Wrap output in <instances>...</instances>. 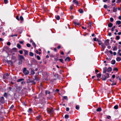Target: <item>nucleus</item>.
I'll list each match as a JSON object with an SVG mask.
<instances>
[{
  "instance_id": "35",
  "label": "nucleus",
  "mask_w": 121,
  "mask_h": 121,
  "mask_svg": "<svg viewBox=\"0 0 121 121\" xmlns=\"http://www.w3.org/2000/svg\"><path fill=\"white\" fill-rule=\"evenodd\" d=\"M20 20L22 21H23V18L22 17V16H21L20 17Z\"/></svg>"
},
{
  "instance_id": "7",
  "label": "nucleus",
  "mask_w": 121,
  "mask_h": 121,
  "mask_svg": "<svg viewBox=\"0 0 121 121\" xmlns=\"http://www.w3.org/2000/svg\"><path fill=\"white\" fill-rule=\"evenodd\" d=\"M73 2L74 4H76L77 5H78L79 4L77 0H73Z\"/></svg>"
},
{
  "instance_id": "12",
  "label": "nucleus",
  "mask_w": 121,
  "mask_h": 121,
  "mask_svg": "<svg viewBox=\"0 0 121 121\" xmlns=\"http://www.w3.org/2000/svg\"><path fill=\"white\" fill-rule=\"evenodd\" d=\"M0 102L2 104H4L5 102L4 99H0Z\"/></svg>"
},
{
  "instance_id": "29",
  "label": "nucleus",
  "mask_w": 121,
  "mask_h": 121,
  "mask_svg": "<svg viewBox=\"0 0 121 121\" xmlns=\"http://www.w3.org/2000/svg\"><path fill=\"white\" fill-rule=\"evenodd\" d=\"M24 80V79L23 78H21V79H18L17 81V82H21L22 80Z\"/></svg>"
},
{
  "instance_id": "22",
  "label": "nucleus",
  "mask_w": 121,
  "mask_h": 121,
  "mask_svg": "<svg viewBox=\"0 0 121 121\" xmlns=\"http://www.w3.org/2000/svg\"><path fill=\"white\" fill-rule=\"evenodd\" d=\"M65 118L67 119L69 117V116L68 114H66L65 116Z\"/></svg>"
},
{
  "instance_id": "57",
  "label": "nucleus",
  "mask_w": 121,
  "mask_h": 121,
  "mask_svg": "<svg viewBox=\"0 0 121 121\" xmlns=\"http://www.w3.org/2000/svg\"><path fill=\"white\" fill-rule=\"evenodd\" d=\"M7 44L8 45H10L11 44L9 42H8L7 43Z\"/></svg>"
},
{
  "instance_id": "61",
  "label": "nucleus",
  "mask_w": 121,
  "mask_h": 121,
  "mask_svg": "<svg viewBox=\"0 0 121 121\" xmlns=\"http://www.w3.org/2000/svg\"><path fill=\"white\" fill-rule=\"evenodd\" d=\"M113 78H114L115 77V75H113L112 76Z\"/></svg>"
},
{
  "instance_id": "21",
  "label": "nucleus",
  "mask_w": 121,
  "mask_h": 121,
  "mask_svg": "<svg viewBox=\"0 0 121 121\" xmlns=\"http://www.w3.org/2000/svg\"><path fill=\"white\" fill-rule=\"evenodd\" d=\"M118 106L117 105H115L114 106V109H117L118 108Z\"/></svg>"
},
{
  "instance_id": "32",
  "label": "nucleus",
  "mask_w": 121,
  "mask_h": 121,
  "mask_svg": "<svg viewBox=\"0 0 121 121\" xmlns=\"http://www.w3.org/2000/svg\"><path fill=\"white\" fill-rule=\"evenodd\" d=\"M115 63V61L114 60H112L111 61V64H114Z\"/></svg>"
},
{
  "instance_id": "15",
  "label": "nucleus",
  "mask_w": 121,
  "mask_h": 121,
  "mask_svg": "<svg viewBox=\"0 0 121 121\" xmlns=\"http://www.w3.org/2000/svg\"><path fill=\"white\" fill-rule=\"evenodd\" d=\"M101 110L102 109L100 107H99L96 109V111L97 112H100Z\"/></svg>"
},
{
  "instance_id": "11",
  "label": "nucleus",
  "mask_w": 121,
  "mask_h": 121,
  "mask_svg": "<svg viewBox=\"0 0 121 121\" xmlns=\"http://www.w3.org/2000/svg\"><path fill=\"white\" fill-rule=\"evenodd\" d=\"M19 56L20 58V59H22L24 60H25L23 56L21 55H19Z\"/></svg>"
},
{
  "instance_id": "30",
  "label": "nucleus",
  "mask_w": 121,
  "mask_h": 121,
  "mask_svg": "<svg viewBox=\"0 0 121 121\" xmlns=\"http://www.w3.org/2000/svg\"><path fill=\"white\" fill-rule=\"evenodd\" d=\"M97 41H98L99 43L98 44L99 45H100L102 43L98 39H97Z\"/></svg>"
},
{
  "instance_id": "45",
  "label": "nucleus",
  "mask_w": 121,
  "mask_h": 121,
  "mask_svg": "<svg viewBox=\"0 0 121 121\" xmlns=\"http://www.w3.org/2000/svg\"><path fill=\"white\" fill-rule=\"evenodd\" d=\"M73 5L72 6H70V10H71L72 9H73Z\"/></svg>"
},
{
  "instance_id": "40",
  "label": "nucleus",
  "mask_w": 121,
  "mask_h": 121,
  "mask_svg": "<svg viewBox=\"0 0 121 121\" xmlns=\"http://www.w3.org/2000/svg\"><path fill=\"white\" fill-rule=\"evenodd\" d=\"M110 21L111 22H112L113 21V19L112 17H111L110 18Z\"/></svg>"
},
{
  "instance_id": "42",
  "label": "nucleus",
  "mask_w": 121,
  "mask_h": 121,
  "mask_svg": "<svg viewBox=\"0 0 121 121\" xmlns=\"http://www.w3.org/2000/svg\"><path fill=\"white\" fill-rule=\"evenodd\" d=\"M26 45L27 47H30L31 46L30 44L29 43L27 44Z\"/></svg>"
},
{
  "instance_id": "46",
  "label": "nucleus",
  "mask_w": 121,
  "mask_h": 121,
  "mask_svg": "<svg viewBox=\"0 0 121 121\" xmlns=\"http://www.w3.org/2000/svg\"><path fill=\"white\" fill-rule=\"evenodd\" d=\"M37 58L38 60H40V56H37Z\"/></svg>"
},
{
  "instance_id": "2",
  "label": "nucleus",
  "mask_w": 121,
  "mask_h": 121,
  "mask_svg": "<svg viewBox=\"0 0 121 121\" xmlns=\"http://www.w3.org/2000/svg\"><path fill=\"white\" fill-rule=\"evenodd\" d=\"M23 71V73L26 75L27 74L29 73L28 71L26 70V68H24Z\"/></svg>"
},
{
  "instance_id": "37",
  "label": "nucleus",
  "mask_w": 121,
  "mask_h": 121,
  "mask_svg": "<svg viewBox=\"0 0 121 121\" xmlns=\"http://www.w3.org/2000/svg\"><path fill=\"white\" fill-rule=\"evenodd\" d=\"M117 48L116 46H115L113 48V50L115 51V50H117Z\"/></svg>"
},
{
  "instance_id": "20",
  "label": "nucleus",
  "mask_w": 121,
  "mask_h": 121,
  "mask_svg": "<svg viewBox=\"0 0 121 121\" xmlns=\"http://www.w3.org/2000/svg\"><path fill=\"white\" fill-rule=\"evenodd\" d=\"M116 60L117 61H120L121 60V58L120 57H117L116 58Z\"/></svg>"
},
{
  "instance_id": "47",
  "label": "nucleus",
  "mask_w": 121,
  "mask_h": 121,
  "mask_svg": "<svg viewBox=\"0 0 121 121\" xmlns=\"http://www.w3.org/2000/svg\"><path fill=\"white\" fill-rule=\"evenodd\" d=\"M14 107V105H12L11 106V107H10V109H12V108H13Z\"/></svg>"
},
{
  "instance_id": "50",
  "label": "nucleus",
  "mask_w": 121,
  "mask_h": 121,
  "mask_svg": "<svg viewBox=\"0 0 121 121\" xmlns=\"http://www.w3.org/2000/svg\"><path fill=\"white\" fill-rule=\"evenodd\" d=\"M8 0H4V2L5 4H6L8 3Z\"/></svg>"
},
{
  "instance_id": "44",
  "label": "nucleus",
  "mask_w": 121,
  "mask_h": 121,
  "mask_svg": "<svg viewBox=\"0 0 121 121\" xmlns=\"http://www.w3.org/2000/svg\"><path fill=\"white\" fill-rule=\"evenodd\" d=\"M4 96L6 97L7 96V93H5L4 94Z\"/></svg>"
},
{
  "instance_id": "27",
  "label": "nucleus",
  "mask_w": 121,
  "mask_h": 121,
  "mask_svg": "<svg viewBox=\"0 0 121 121\" xmlns=\"http://www.w3.org/2000/svg\"><path fill=\"white\" fill-rule=\"evenodd\" d=\"M29 55L31 56H32L34 55V54L32 52H29Z\"/></svg>"
},
{
  "instance_id": "55",
  "label": "nucleus",
  "mask_w": 121,
  "mask_h": 121,
  "mask_svg": "<svg viewBox=\"0 0 121 121\" xmlns=\"http://www.w3.org/2000/svg\"><path fill=\"white\" fill-rule=\"evenodd\" d=\"M69 108L68 107H67L66 108V110L67 111H69Z\"/></svg>"
},
{
  "instance_id": "33",
  "label": "nucleus",
  "mask_w": 121,
  "mask_h": 121,
  "mask_svg": "<svg viewBox=\"0 0 121 121\" xmlns=\"http://www.w3.org/2000/svg\"><path fill=\"white\" fill-rule=\"evenodd\" d=\"M17 47L19 49H20L21 47V45L19 44H17Z\"/></svg>"
},
{
  "instance_id": "38",
  "label": "nucleus",
  "mask_w": 121,
  "mask_h": 121,
  "mask_svg": "<svg viewBox=\"0 0 121 121\" xmlns=\"http://www.w3.org/2000/svg\"><path fill=\"white\" fill-rule=\"evenodd\" d=\"M22 60H21L20 59L19 62V64L20 65L22 64Z\"/></svg>"
},
{
  "instance_id": "31",
  "label": "nucleus",
  "mask_w": 121,
  "mask_h": 121,
  "mask_svg": "<svg viewBox=\"0 0 121 121\" xmlns=\"http://www.w3.org/2000/svg\"><path fill=\"white\" fill-rule=\"evenodd\" d=\"M75 108L77 110L79 108V105H76V106Z\"/></svg>"
},
{
  "instance_id": "54",
  "label": "nucleus",
  "mask_w": 121,
  "mask_h": 121,
  "mask_svg": "<svg viewBox=\"0 0 121 121\" xmlns=\"http://www.w3.org/2000/svg\"><path fill=\"white\" fill-rule=\"evenodd\" d=\"M116 39L117 40H119L120 39V37L119 36H116Z\"/></svg>"
},
{
  "instance_id": "3",
  "label": "nucleus",
  "mask_w": 121,
  "mask_h": 121,
  "mask_svg": "<svg viewBox=\"0 0 121 121\" xmlns=\"http://www.w3.org/2000/svg\"><path fill=\"white\" fill-rule=\"evenodd\" d=\"M47 111L50 114H52L54 112L53 110L50 109H48L47 110Z\"/></svg>"
},
{
  "instance_id": "52",
  "label": "nucleus",
  "mask_w": 121,
  "mask_h": 121,
  "mask_svg": "<svg viewBox=\"0 0 121 121\" xmlns=\"http://www.w3.org/2000/svg\"><path fill=\"white\" fill-rule=\"evenodd\" d=\"M104 7L105 8H107V6L106 5H104Z\"/></svg>"
},
{
  "instance_id": "1",
  "label": "nucleus",
  "mask_w": 121,
  "mask_h": 121,
  "mask_svg": "<svg viewBox=\"0 0 121 121\" xmlns=\"http://www.w3.org/2000/svg\"><path fill=\"white\" fill-rule=\"evenodd\" d=\"M12 60L13 62H15L17 60L16 57V56H15V54L14 53L12 54Z\"/></svg>"
},
{
  "instance_id": "4",
  "label": "nucleus",
  "mask_w": 121,
  "mask_h": 121,
  "mask_svg": "<svg viewBox=\"0 0 121 121\" xmlns=\"http://www.w3.org/2000/svg\"><path fill=\"white\" fill-rule=\"evenodd\" d=\"M39 104H43L45 103V102L44 99H40L39 100Z\"/></svg>"
},
{
  "instance_id": "49",
  "label": "nucleus",
  "mask_w": 121,
  "mask_h": 121,
  "mask_svg": "<svg viewBox=\"0 0 121 121\" xmlns=\"http://www.w3.org/2000/svg\"><path fill=\"white\" fill-rule=\"evenodd\" d=\"M114 70L116 71H118V69L117 68H114V69H113Z\"/></svg>"
},
{
  "instance_id": "43",
  "label": "nucleus",
  "mask_w": 121,
  "mask_h": 121,
  "mask_svg": "<svg viewBox=\"0 0 121 121\" xmlns=\"http://www.w3.org/2000/svg\"><path fill=\"white\" fill-rule=\"evenodd\" d=\"M32 45H33V46L35 47H36V44H35V43H34V42L33 43H32Z\"/></svg>"
},
{
  "instance_id": "36",
  "label": "nucleus",
  "mask_w": 121,
  "mask_h": 121,
  "mask_svg": "<svg viewBox=\"0 0 121 121\" xmlns=\"http://www.w3.org/2000/svg\"><path fill=\"white\" fill-rule=\"evenodd\" d=\"M37 119L39 120H41V118L40 116H39L37 117Z\"/></svg>"
},
{
  "instance_id": "24",
  "label": "nucleus",
  "mask_w": 121,
  "mask_h": 121,
  "mask_svg": "<svg viewBox=\"0 0 121 121\" xmlns=\"http://www.w3.org/2000/svg\"><path fill=\"white\" fill-rule=\"evenodd\" d=\"M55 17L56 19L58 20H59L60 18V16L58 15L56 16Z\"/></svg>"
},
{
  "instance_id": "5",
  "label": "nucleus",
  "mask_w": 121,
  "mask_h": 121,
  "mask_svg": "<svg viewBox=\"0 0 121 121\" xmlns=\"http://www.w3.org/2000/svg\"><path fill=\"white\" fill-rule=\"evenodd\" d=\"M106 75V76H104L105 78H103L102 80L104 81L107 78H108L109 77V74L108 73H107Z\"/></svg>"
},
{
  "instance_id": "48",
  "label": "nucleus",
  "mask_w": 121,
  "mask_h": 121,
  "mask_svg": "<svg viewBox=\"0 0 121 121\" xmlns=\"http://www.w3.org/2000/svg\"><path fill=\"white\" fill-rule=\"evenodd\" d=\"M121 2V0H117V3H120Z\"/></svg>"
},
{
  "instance_id": "14",
  "label": "nucleus",
  "mask_w": 121,
  "mask_h": 121,
  "mask_svg": "<svg viewBox=\"0 0 121 121\" xmlns=\"http://www.w3.org/2000/svg\"><path fill=\"white\" fill-rule=\"evenodd\" d=\"M79 13H83V11L82 9H80L78 10Z\"/></svg>"
},
{
  "instance_id": "25",
  "label": "nucleus",
  "mask_w": 121,
  "mask_h": 121,
  "mask_svg": "<svg viewBox=\"0 0 121 121\" xmlns=\"http://www.w3.org/2000/svg\"><path fill=\"white\" fill-rule=\"evenodd\" d=\"M50 92L48 91H46L45 92V94L46 95L50 94Z\"/></svg>"
},
{
  "instance_id": "58",
  "label": "nucleus",
  "mask_w": 121,
  "mask_h": 121,
  "mask_svg": "<svg viewBox=\"0 0 121 121\" xmlns=\"http://www.w3.org/2000/svg\"><path fill=\"white\" fill-rule=\"evenodd\" d=\"M16 18L18 20H19V17L18 16H17L16 17Z\"/></svg>"
},
{
  "instance_id": "51",
  "label": "nucleus",
  "mask_w": 121,
  "mask_h": 121,
  "mask_svg": "<svg viewBox=\"0 0 121 121\" xmlns=\"http://www.w3.org/2000/svg\"><path fill=\"white\" fill-rule=\"evenodd\" d=\"M19 52L21 54H22L23 53V51L22 50L19 51Z\"/></svg>"
},
{
  "instance_id": "8",
  "label": "nucleus",
  "mask_w": 121,
  "mask_h": 121,
  "mask_svg": "<svg viewBox=\"0 0 121 121\" xmlns=\"http://www.w3.org/2000/svg\"><path fill=\"white\" fill-rule=\"evenodd\" d=\"M33 110L32 108H29L27 110L28 112L29 113H30L33 112Z\"/></svg>"
},
{
  "instance_id": "23",
  "label": "nucleus",
  "mask_w": 121,
  "mask_h": 121,
  "mask_svg": "<svg viewBox=\"0 0 121 121\" xmlns=\"http://www.w3.org/2000/svg\"><path fill=\"white\" fill-rule=\"evenodd\" d=\"M112 70V68L111 67H109L108 69L107 70V71L108 72L111 71Z\"/></svg>"
},
{
  "instance_id": "62",
  "label": "nucleus",
  "mask_w": 121,
  "mask_h": 121,
  "mask_svg": "<svg viewBox=\"0 0 121 121\" xmlns=\"http://www.w3.org/2000/svg\"><path fill=\"white\" fill-rule=\"evenodd\" d=\"M82 28L84 30H85V29H86V28L85 27H84L83 26H82Z\"/></svg>"
},
{
  "instance_id": "41",
  "label": "nucleus",
  "mask_w": 121,
  "mask_h": 121,
  "mask_svg": "<svg viewBox=\"0 0 121 121\" xmlns=\"http://www.w3.org/2000/svg\"><path fill=\"white\" fill-rule=\"evenodd\" d=\"M107 118L108 119H110L111 118V117L110 116H106Z\"/></svg>"
},
{
  "instance_id": "18",
  "label": "nucleus",
  "mask_w": 121,
  "mask_h": 121,
  "mask_svg": "<svg viewBox=\"0 0 121 121\" xmlns=\"http://www.w3.org/2000/svg\"><path fill=\"white\" fill-rule=\"evenodd\" d=\"M70 58L69 57H67L65 59V61H69L70 60Z\"/></svg>"
},
{
  "instance_id": "28",
  "label": "nucleus",
  "mask_w": 121,
  "mask_h": 121,
  "mask_svg": "<svg viewBox=\"0 0 121 121\" xmlns=\"http://www.w3.org/2000/svg\"><path fill=\"white\" fill-rule=\"evenodd\" d=\"M74 24L76 25H80V23H76L75 22H74Z\"/></svg>"
},
{
  "instance_id": "64",
  "label": "nucleus",
  "mask_w": 121,
  "mask_h": 121,
  "mask_svg": "<svg viewBox=\"0 0 121 121\" xmlns=\"http://www.w3.org/2000/svg\"><path fill=\"white\" fill-rule=\"evenodd\" d=\"M118 18L119 20H121V16H119L118 17Z\"/></svg>"
},
{
  "instance_id": "26",
  "label": "nucleus",
  "mask_w": 121,
  "mask_h": 121,
  "mask_svg": "<svg viewBox=\"0 0 121 121\" xmlns=\"http://www.w3.org/2000/svg\"><path fill=\"white\" fill-rule=\"evenodd\" d=\"M101 76V74L100 73L98 74L97 75V77L98 78H100Z\"/></svg>"
},
{
  "instance_id": "16",
  "label": "nucleus",
  "mask_w": 121,
  "mask_h": 121,
  "mask_svg": "<svg viewBox=\"0 0 121 121\" xmlns=\"http://www.w3.org/2000/svg\"><path fill=\"white\" fill-rule=\"evenodd\" d=\"M117 10L116 8L114 7L113 8V11L114 12H116L117 11Z\"/></svg>"
},
{
  "instance_id": "53",
  "label": "nucleus",
  "mask_w": 121,
  "mask_h": 121,
  "mask_svg": "<svg viewBox=\"0 0 121 121\" xmlns=\"http://www.w3.org/2000/svg\"><path fill=\"white\" fill-rule=\"evenodd\" d=\"M59 60L61 62L63 63V60L62 59H59Z\"/></svg>"
},
{
  "instance_id": "39",
  "label": "nucleus",
  "mask_w": 121,
  "mask_h": 121,
  "mask_svg": "<svg viewBox=\"0 0 121 121\" xmlns=\"http://www.w3.org/2000/svg\"><path fill=\"white\" fill-rule=\"evenodd\" d=\"M35 52L37 53L39 55H40L41 53L40 52H38V51L37 50L35 51Z\"/></svg>"
},
{
  "instance_id": "10",
  "label": "nucleus",
  "mask_w": 121,
  "mask_h": 121,
  "mask_svg": "<svg viewBox=\"0 0 121 121\" xmlns=\"http://www.w3.org/2000/svg\"><path fill=\"white\" fill-rule=\"evenodd\" d=\"M107 71V69L106 67H105L103 68V73H105Z\"/></svg>"
},
{
  "instance_id": "63",
  "label": "nucleus",
  "mask_w": 121,
  "mask_h": 121,
  "mask_svg": "<svg viewBox=\"0 0 121 121\" xmlns=\"http://www.w3.org/2000/svg\"><path fill=\"white\" fill-rule=\"evenodd\" d=\"M56 91L58 92L59 91V90L58 89H56Z\"/></svg>"
},
{
  "instance_id": "59",
  "label": "nucleus",
  "mask_w": 121,
  "mask_h": 121,
  "mask_svg": "<svg viewBox=\"0 0 121 121\" xmlns=\"http://www.w3.org/2000/svg\"><path fill=\"white\" fill-rule=\"evenodd\" d=\"M101 46L102 47V48H105V46L104 44H102Z\"/></svg>"
},
{
  "instance_id": "17",
  "label": "nucleus",
  "mask_w": 121,
  "mask_h": 121,
  "mask_svg": "<svg viewBox=\"0 0 121 121\" xmlns=\"http://www.w3.org/2000/svg\"><path fill=\"white\" fill-rule=\"evenodd\" d=\"M121 23V22L120 21H117L116 22V24L119 25Z\"/></svg>"
},
{
  "instance_id": "34",
  "label": "nucleus",
  "mask_w": 121,
  "mask_h": 121,
  "mask_svg": "<svg viewBox=\"0 0 121 121\" xmlns=\"http://www.w3.org/2000/svg\"><path fill=\"white\" fill-rule=\"evenodd\" d=\"M31 82L30 80L29 79H28L27 80V82L28 83H29Z\"/></svg>"
},
{
  "instance_id": "9",
  "label": "nucleus",
  "mask_w": 121,
  "mask_h": 121,
  "mask_svg": "<svg viewBox=\"0 0 121 121\" xmlns=\"http://www.w3.org/2000/svg\"><path fill=\"white\" fill-rule=\"evenodd\" d=\"M109 39H107L105 41V43L106 45L107 46L109 45Z\"/></svg>"
},
{
  "instance_id": "56",
  "label": "nucleus",
  "mask_w": 121,
  "mask_h": 121,
  "mask_svg": "<svg viewBox=\"0 0 121 121\" xmlns=\"http://www.w3.org/2000/svg\"><path fill=\"white\" fill-rule=\"evenodd\" d=\"M17 34H15V35H11V36L12 37H13L14 36H17Z\"/></svg>"
},
{
  "instance_id": "6",
  "label": "nucleus",
  "mask_w": 121,
  "mask_h": 121,
  "mask_svg": "<svg viewBox=\"0 0 121 121\" xmlns=\"http://www.w3.org/2000/svg\"><path fill=\"white\" fill-rule=\"evenodd\" d=\"M9 75L8 73H6L3 75V78L4 79L7 78H8Z\"/></svg>"
},
{
  "instance_id": "13",
  "label": "nucleus",
  "mask_w": 121,
  "mask_h": 121,
  "mask_svg": "<svg viewBox=\"0 0 121 121\" xmlns=\"http://www.w3.org/2000/svg\"><path fill=\"white\" fill-rule=\"evenodd\" d=\"M23 51L24 52H25L24 55L26 56L27 55L28 53V51L27 50H24Z\"/></svg>"
},
{
  "instance_id": "19",
  "label": "nucleus",
  "mask_w": 121,
  "mask_h": 121,
  "mask_svg": "<svg viewBox=\"0 0 121 121\" xmlns=\"http://www.w3.org/2000/svg\"><path fill=\"white\" fill-rule=\"evenodd\" d=\"M113 26L112 24L111 23H109L108 25V27H111Z\"/></svg>"
},
{
  "instance_id": "60",
  "label": "nucleus",
  "mask_w": 121,
  "mask_h": 121,
  "mask_svg": "<svg viewBox=\"0 0 121 121\" xmlns=\"http://www.w3.org/2000/svg\"><path fill=\"white\" fill-rule=\"evenodd\" d=\"M97 39V38H95L93 39V40H94V41H97V39Z\"/></svg>"
}]
</instances>
